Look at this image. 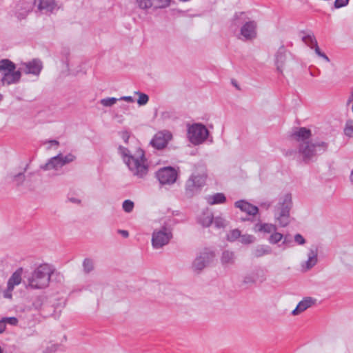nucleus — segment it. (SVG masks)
<instances>
[{
    "label": "nucleus",
    "instance_id": "1",
    "mask_svg": "<svg viewBox=\"0 0 353 353\" xmlns=\"http://www.w3.org/2000/svg\"><path fill=\"white\" fill-rule=\"evenodd\" d=\"M119 153L131 172L139 178L144 177L148 172L147 159L143 149L139 148L134 155L130 150L122 145L118 148Z\"/></svg>",
    "mask_w": 353,
    "mask_h": 353
},
{
    "label": "nucleus",
    "instance_id": "2",
    "mask_svg": "<svg viewBox=\"0 0 353 353\" xmlns=\"http://www.w3.org/2000/svg\"><path fill=\"white\" fill-rule=\"evenodd\" d=\"M53 270L48 264H41L37 267L32 275L28 278L26 288L43 289L48 286Z\"/></svg>",
    "mask_w": 353,
    "mask_h": 353
},
{
    "label": "nucleus",
    "instance_id": "3",
    "mask_svg": "<svg viewBox=\"0 0 353 353\" xmlns=\"http://www.w3.org/2000/svg\"><path fill=\"white\" fill-rule=\"evenodd\" d=\"M327 147L328 143L324 141L316 143L307 141L299 144V152L302 155L303 161L307 163L317 154L325 152Z\"/></svg>",
    "mask_w": 353,
    "mask_h": 353
},
{
    "label": "nucleus",
    "instance_id": "4",
    "mask_svg": "<svg viewBox=\"0 0 353 353\" xmlns=\"http://www.w3.org/2000/svg\"><path fill=\"white\" fill-rule=\"evenodd\" d=\"M16 65L8 59L0 61V72L3 73L1 82L3 85L14 84L20 81L21 73L15 70Z\"/></svg>",
    "mask_w": 353,
    "mask_h": 353
},
{
    "label": "nucleus",
    "instance_id": "5",
    "mask_svg": "<svg viewBox=\"0 0 353 353\" xmlns=\"http://www.w3.org/2000/svg\"><path fill=\"white\" fill-rule=\"evenodd\" d=\"M207 174L192 173L185 182V190L186 195L193 196L199 193L205 185Z\"/></svg>",
    "mask_w": 353,
    "mask_h": 353
},
{
    "label": "nucleus",
    "instance_id": "6",
    "mask_svg": "<svg viewBox=\"0 0 353 353\" xmlns=\"http://www.w3.org/2000/svg\"><path fill=\"white\" fill-rule=\"evenodd\" d=\"M209 135V131L201 123H194L188 127V137L194 145H199L204 142Z\"/></svg>",
    "mask_w": 353,
    "mask_h": 353
},
{
    "label": "nucleus",
    "instance_id": "7",
    "mask_svg": "<svg viewBox=\"0 0 353 353\" xmlns=\"http://www.w3.org/2000/svg\"><path fill=\"white\" fill-rule=\"evenodd\" d=\"M172 232L170 228L165 224L159 230L153 232L152 236V245L154 248L159 249L168 244L172 239Z\"/></svg>",
    "mask_w": 353,
    "mask_h": 353
},
{
    "label": "nucleus",
    "instance_id": "8",
    "mask_svg": "<svg viewBox=\"0 0 353 353\" xmlns=\"http://www.w3.org/2000/svg\"><path fill=\"white\" fill-rule=\"evenodd\" d=\"M215 257L214 252L205 248L195 258L192 264V268L194 272L200 273L205 268L208 266L212 262Z\"/></svg>",
    "mask_w": 353,
    "mask_h": 353
},
{
    "label": "nucleus",
    "instance_id": "9",
    "mask_svg": "<svg viewBox=\"0 0 353 353\" xmlns=\"http://www.w3.org/2000/svg\"><path fill=\"white\" fill-rule=\"evenodd\" d=\"M36 3L37 0H19L13 7V14L18 19H25L32 11Z\"/></svg>",
    "mask_w": 353,
    "mask_h": 353
},
{
    "label": "nucleus",
    "instance_id": "10",
    "mask_svg": "<svg viewBox=\"0 0 353 353\" xmlns=\"http://www.w3.org/2000/svg\"><path fill=\"white\" fill-rule=\"evenodd\" d=\"M292 207V200H283L276 206V215L282 227L289 223L290 211Z\"/></svg>",
    "mask_w": 353,
    "mask_h": 353
},
{
    "label": "nucleus",
    "instance_id": "11",
    "mask_svg": "<svg viewBox=\"0 0 353 353\" xmlns=\"http://www.w3.org/2000/svg\"><path fill=\"white\" fill-rule=\"evenodd\" d=\"M156 176L161 185H172L177 179L178 172L175 168L167 166L160 168L156 172Z\"/></svg>",
    "mask_w": 353,
    "mask_h": 353
},
{
    "label": "nucleus",
    "instance_id": "12",
    "mask_svg": "<svg viewBox=\"0 0 353 353\" xmlns=\"http://www.w3.org/2000/svg\"><path fill=\"white\" fill-rule=\"evenodd\" d=\"M172 138V135L169 131H160L154 136L150 143L154 148L161 150L167 146Z\"/></svg>",
    "mask_w": 353,
    "mask_h": 353
},
{
    "label": "nucleus",
    "instance_id": "13",
    "mask_svg": "<svg viewBox=\"0 0 353 353\" xmlns=\"http://www.w3.org/2000/svg\"><path fill=\"white\" fill-rule=\"evenodd\" d=\"M243 40H252L256 37V23L254 21L245 22L241 28Z\"/></svg>",
    "mask_w": 353,
    "mask_h": 353
},
{
    "label": "nucleus",
    "instance_id": "14",
    "mask_svg": "<svg viewBox=\"0 0 353 353\" xmlns=\"http://www.w3.org/2000/svg\"><path fill=\"white\" fill-rule=\"evenodd\" d=\"M35 6H37L38 11L46 14H50L58 9L54 0H37Z\"/></svg>",
    "mask_w": 353,
    "mask_h": 353
},
{
    "label": "nucleus",
    "instance_id": "15",
    "mask_svg": "<svg viewBox=\"0 0 353 353\" xmlns=\"http://www.w3.org/2000/svg\"><path fill=\"white\" fill-rule=\"evenodd\" d=\"M23 65L25 67L24 72L26 74H32L36 76L39 75L43 68L42 62L37 59L23 63Z\"/></svg>",
    "mask_w": 353,
    "mask_h": 353
},
{
    "label": "nucleus",
    "instance_id": "16",
    "mask_svg": "<svg viewBox=\"0 0 353 353\" xmlns=\"http://www.w3.org/2000/svg\"><path fill=\"white\" fill-rule=\"evenodd\" d=\"M316 302V299L312 297H305L301 301L296 305L294 310H292V314L294 316L298 315L307 308L310 307Z\"/></svg>",
    "mask_w": 353,
    "mask_h": 353
},
{
    "label": "nucleus",
    "instance_id": "17",
    "mask_svg": "<svg viewBox=\"0 0 353 353\" xmlns=\"http://www.w3.org/2000/svg\"><path fill=\"white\" fill-rule=\"evenodd\" d=\"M312 135L311 130L305 127L299 128L296 131L294 132L292 136L299 142H307Z\"/></svg>",
    "mask_w": 353,
    "mask_h": 353
},
{
    "label": "nucleus",
    "instance_id": "18",
    "mask_svg": "<svg viewBox=\"0 0 353 353\" xmlns=\"http://www.w3.org/2000/svg\"><path fill=\"white\" fill-rule=\"evenodd\" d=\"M235 206L239 208L242 211L246 212L249 215H255L259 211L256 206L250 204L245 200H237Z\"/></svg>",
    "mask_w": 353,
    "mask_h": 353
},
{
    "label": "nucleus",
    "instance_id": "19",
    "mask_svg": "<svg viewBox=\"0 0 353 353\" xmlns=\"http://www.w3.org/2000/svg\"><path fill=\"white\" fill-rule=\"evenodd\" d=\"M60 157L61 153L50 158L46 163L41 165V169L43 170H49L51 169L57 170L58 168L63 167Z\"/></svg>",
    "mask_w": 353,
    "mask_h": 353
},
{
    "label": "nucleus",
    "instance_id": "20",
    "mask_svg": "<svg viewBox=\"0 0 353 353\" xmlns=\"http://www.w3.org/2000/svg\"><path fill=\"white\" fill-rule=\"evenodd\" d=\"M235 254L230 250H224L221 256V263L223 265H232L235 262Z\"/></svg>",
    "mask_w": 353,
    "mask_h": 353
},
{
    "label": "nucleus",
    "instance_id": "21",
    "mask_svg": "<svg viewBox=\"0 0 353 353\" xmlns=\"http://www.w3.org/2000/svg\"><path fill=\"white\" fill-rule=\"evenodd\" d=\"M272 253V248L269 245H259L252 250V255L256 258Z\"/></svg>",
    "mask_w": 353,
    "mask_h": 353
},
{
    "label": "nucleus",
    "instance_id": "22",
    "mask_svg": "<svg viewBox=\"0 0 353 353\" xmlns=\"http://www.w3.org/2000/svg\"><path fill=\"white\" fill-rule=\"evenodd\" d=\"M285 61V54L284 46H282L277 51L275 56V63L277 70L282 72V68Z\"/></svg>",
    "mask_w": 353,
    "mask_h": 353
},
{
    "label": "nucleus",
    "instance_id": "23",
    "mask_svg": "<svg viewBox=\"0 0 353 353\" xmlns=\"http://www.w3.org/2000/svg\"><path fill=\"white\" fill-rule=\"evenodd\" d=\"M317 255H318V250L316 248L314 249H310L308 252V259L305 262L306 263V269L310 270L313 268L317 263Z\"/></svg>",
    "mask_w": 353,
    "mask_h": 353
},
{
    "label": "nucleus",
    "instance_id": "24",
    "mask_svg": "<svg viewBox=\"0 0 353 353\" xmlns=\"http://www.w3.org/2000/svg\"><path fill=\"white\" fill-rule=\"evenodd\" d=\"M213 220L214 216L212 213L207 210L206 212H203L202 215L199 218L198 222L203 227H209L212 223Z\"/></svg>",
    "mask_w": 353,
    "mask_h": 353
},
{
    "label": "nucleus",
    "instance_id": "25",
    "mask_svg": "<svg viewBox=\"0 0 353 353\" xmlns=\"http://www.w3.org/2000/svg\"><path fill=\"white\" fill-rule=\"evenodd\" d=\"M254 230L264 233H272L276 231V226L271 223H256Z\"/></svg>",
    "mask_w": 353,
    "mask_h": 353
},
{
    "label": "nucleus",
    "instance_id": "26",
    "mask_svg": "<svg viewBox=\"0 0 353 353\" xmlns=\"http://www.w3.org/2000/svg\"><path fill=\"white\" fill-rule=\"evenodd\" d=\"M23 272V268H19L15 272L12 273L9 278L8 283L12 284V285H18L21 282V276Z\"/></svg>",
    "mask_w": 353,
    "mask_h": 353
},
{
    "label": "nucleus",
    "instance_id": "27",
    "mask_svg": "<svg viewBox=\"0 0 353 353\" xmlns=\"http://www.w3.org/2000/svg\"><path fill=\"white\" fill-rule=\"evenodd\" d=\"M260 272L263 273V271L257 270L245 276L243 283L246 285L254 284L259 279Z\"/></svg>",
    "mask_w": 353,
    "mask_h": 353
},
{
    "label": "nucleus",
    "instance_id": "28",
    "mask_svg": "<svg viewBox=\"0 0 353 353\" xmlns=\"http://www.w3.org/2000/svg\"><path fill=\"white\" fill-rule=\"evenodd\" d=\"M302 40L310 48H313L314 46H316L318 43L313 34L303 37Z\"/></svg>",
    "mask_w": 353,
    "mask_h": 353
},
{
    "label": "nucleus",
    "instance_id": "29",
    "mask_svg": "<svg viewBox=\"0 0 353 353\" xmlns=\"http://www.w3.org/2000/svg\"><path fill=\"white\" fill-rule=\"evenodd\" d=\"M154 4V9L165 8L170 6L171 0H152Z\"/></svg>",
    "mask_w": 353,
    "mask_h": 353
},
{
    "label": "nucleus",
    "instance_id": "30",
    "mask_svg": "<svg viewBox=\"0 0 353 353\" xmlns=\"http://www.w3.org/2000/svg\"><path fill=\"white\" fill-rule=\"evenodd\" d=\"M83 268L85 273L88 274L94 270V261L90 258H85L83 261Z\"/></svg>",
    "mask_w": 353,
    "mask_h": 353
},
{
    "label": "nucleus",
    "instance_id": "31",
    "mask_svg": "<svg viewBox=\"0 0 353 353\" xmlns=\"http://www.w3.org/2000/svg\"><path fill=\"white\" fill-rule=\"evenodd\" d=\"M241 232L239 229H234L230 231L227 234V240L230 242H234L236 239H240Z\"/></svg>",
    "mask_w": 353,
    "mask_h": 353
},
{
    "label": "nucleus",
    "instance_id": "32",
    "mask_svg": "<svg viewBox=\"0 0 353 353\" xmlns=\"http://www.w3.org/2000/svg\"><path fill=\"white\" fill-rule=\"evenodd\" d=\"M240 242L243 245H250L256 241V237L251 234H241Z\"/></svg>",
    "mask_w": 353,
    "mask_h": 353
},
{
    "label": "nucleus",
    "instance_id": "33",
    "mask_svg": "<svg viewBox=\"0 0 353 353\" xmlns=\"http://www.w3.org/2000/svg\"><path fill=\"white\" fill-rule=\"evenodd\" d=\"M139 8L147 10L150 8H154V4L152 0H136Z\"/></svg>",
    "mask_w": 353,
    "mask_h": 353
},
{
    "label": "nucleus",
    "instance_id": "34",
    "mask_svg": "<svg viewBox=\"0 0 353 353\" xmlns=\"http://www.w3.org/2000/svg\"><path fill=\"white\" fill-rule=\"evenodd\" d=\"M272 234L270 236L268 241L272 244L278 243L283 239V235L276 231L272 232Z\"/></svg>",
    "mask_w": 353,
    "mask_h": 353
},
{
    "label": "nucleus",
    "instance_id": "35",
    "mask_svg": "<svg viewBox=\"0 0 353 353\" xmlns=\"http://www.w3.org/2000/svg\"><path fill=\"white\" fill-rule=\"evenodd\" d=\"M344 134L348 137H353V121H347L344 128Z\"/></svg>",
    "mask_w": 353,
    "mask_h": 353
},
{
    "label": "nucleus",
    "instance_id": "36",
    "mask_svg": "<svg viewBox=\"0 0 353 353\" xmlns=\"http://www.w3.org/2000/svg\"><path fill=\"white\" fill-rule=\"evenodd\" d=\"M60 159H61V161L62 163V165L63 166L65 164H68V163H71L73 161H74L75 159H76V157L74 154H71V153H69V154H68L66 155H63L61 153Z\"/></svg>",
    "mask_w": 353,
    "mask_h": 353
},
{
    "label": "nucleus",
    "instance_id": "37",
    "mask_svg": "<svg viewBox=\"0 0 353 353\" xmlns=\"http://www.w3.org/2000/svg\"><path fill=\"white\" fill-rule=\"evenodd\" d=\"M118 99L114 97H108L101 100L100 103L105 107H110L117 103Z\"/></svg>",
    "mask_w": 353,
    "mask_h": 353
},
{
    "label": "nucleus",
    "instance_id": "38",
    "mask_svg": "<svg viewBox=\"0 0 353 353\" xmlns=\"http://www.w3.org/2000/svg\"><path fill=\"white\" fill-rule=\"evenodd\" d=\"M134 204L132 200H124L122 207L125 212H130L134 208Z\"/></svg>",
    "mask_w": 353,
    "mask_h": 353
},
{
    "label": "nucleus",
    "instance_id": "39",
    "mask_svg": "<svg viewBox=\"0 0 353 353\" xmlns=\"http://www.w3.org/2000/svg\"><path fill=\"white\" fill-rule=\"evenodd\" d=\"M137 94H139V99L137 100L138 104L139 105H145L149 100L148 96L146 94L141 93V92H137Z\"/></svg>",
    "mask_w": 353,
    "mask_h": 353
},
{
    "label": "nucleus",
    "instance_id": "40",
    "mask_svg": "<svg viewBox=\"0 0 353 353\" xmlns=\"http://www.w3.org/2000/svg\"><path fill=\"white\" fill-rule=\"evenodd\" d=\"M245 14L244 12L235 13L232 19V24L235 26H239L242 23L241 17Z\"/></svg>",
    "mask_w": 353,
    "mask_h": 353
},
{
    "label": "nucleus",
    "instance_id": "41",
    "mask_svg": "<svg viewBox=\"0 0 353 353\" xmlns=\"http://www.w3.org/2000/svg\"><path fill=\"white\" fill-rule=\"evenodd\" d=\"M14 286L12 285V284H10V283H7V288L6 290L3 291V297L4 298H6V299H11L12 295V292L14 289Z\"/></svg>",
    "mask_w": 353,
    "mask_h": 353
},
{
    "label": "nucleus",
    "instance_id": "42",
    "mask_svg": "<svg viewBox=\"0 0 353 353\" xmlns=\"http://www.w3.org/2000/svg\"><path fill=\"white\" fill-rule=\"evenodd\" d=\"M43 296H39L36 297L33 301L32 305L36 310H39L41 307L43 303Z\"/></svg>",
    "mask_w": 353,
    "mask_h": 353
},
{
    "label": "nucleus",
    "instance_id": "43",
    "mask_svg": "<svg viewBox=\"0 0 353 353\" xmlns=\"http://www.w3.org/2000/svg\"><path fill=\"white\" fill-rule=\"evenodd\" d=\"M25 180V174L23 172H20L13 177V181L17 185L21 184Z\"/></svg>",
    "mask_w": 353,
    "mask_h": 353
},
{
    "label": "nucleus",
    "instance_id": "44",
    "mask_svg": "<svg viewBox=\"0 0 353 353\" xmlns=\"http://www.w3.org/2000/svg\"><path fill=\"white\" fill-rule=\"evenodd\" d=\"M6 323H8L11 325H17L18 324V319L14 316L3 317Z\"/></svg>",
    "mask_w": 353,
    "mask_h": 353
},
{
    "label": "nucleus",
    "instance_id": "45",
    "mask_svg": "<svg viewBox=\"0 0 353 353\" xmlns=\"http://www.w3.org/2000/svg\"><path fill=\"white\" fill-rule=\"evenodd\" d=\"M215 226L218 228L225 227V220L221 217H216L214 221Z\"/></svg>",
    "mask_w": 353,
    "mask_h": 353
},
{
    "label": "nucleus",
    "instance_id": "46",
    "mask_svg": "<svg viewBox=\"0 0 353 353\" xmlns=\"http://www.w3.org/2000/svg\"><path fill=\"white\" fill-rule=\"evenodd\" d=\"M349 3V0H335L334 7L336 8H341L347 6Z\"/></svg>",
    "mask_w": 353,
    "mask_h": 353
},
{
    "label": "nucleus",
    "instance_id": "47",
    "mask_svg": "<svg viewBox=\"0 0 353 353\" xmlns=\"http://www.w3.org/2000/svg\"><path fill=\"white\" fill-rule=\"evenodd\" d=\"M294 241L298 244V245H303L305 243V239H304V237L300 234H296L294 235Z\"/></svg>",
    "mask_w": 353,
    "mask_h": 353
},
{
    "label": "nucleus",
    "instance_id": "48",
    "mask_svg": "<svg viewBox=\"0 0 353 353\" xmlns=\"http://www.w3.org/2000/svg\"><path fill=\"white\" fill-rule=\"evenodd\" d=\"M283 241L282 242V244L285 245L289 247L292 246L293 241H292V237L290 234L283 236Z\"/></svg>",
    "mask_w": 353,
    "mask_h": 353
},
{
    "label": "nucleus",
    "instance_id": "49",
    "mask_svg": "<svg viewBox=\"0 0 353 353\" xmlns=\"http://www.w3.org/2000/svg\"><path fill=\"white\" fill-rule=\"evenodd\" d=\"M121 137L124 141L125 143L128 144L130 137V132L128 130H123L121 132Z\"/></svg>",
    "mask_w": 353,
    "mask_h": 353
},
{
    "label": "nucleus",
    "instance_id": "50",
    "mask_svg": "<svg viewBox=\"0 0 353 353\" xmlns=\"http://www.w3.org/2000/svg\"><path fill=\"white\" fill-rule=\"evenodd\" d=\"M6 329V323L3 319V318H2L1 320H0V334H2L5 332Z\"/></svg>",
    "mask_w": 353,
    "mask_h": 353
},
{
    "label": "nucleus",
    "instance_id": "51",
    "mask_svg": "<svg viewBox=\"0 0 353 353\" xmlns=\"http://www.w3.org/2000/svg\"><path fill=\"white\" fill-rule=\"evenodd\" d=\"M208 199H226L223 193H216L210 196Z\"/></svg>",
    "mask_w": 353,
    "mask_h": 353
},
{
    "label": "nucleus",
    "instance_id": "52",
    "mask_svg": "<svg viewBox=\"0 0 353 353\" xmlns=\"http://www.w3.org/2000/svg\"><path fill=\"white\" fill-rule=\"evenodd\" d=\"M117 232L120 234L123 238H128L129 236V232L125 230H118Z\"/></svg>",
    "mask_w": 353,
    "mask_h": 353
},
{
    "label": "nucleus",
    "instance_id": "53",
    "mask_svg": "<svg viewBox=\"0 0 353 353\" xmlns=\"http://www.w3.org/2000/svg\"><path fill=\"white\" fill-rule=\"evenodd\" d=\"M119 100H123V101H128V102H130V103H132L134 102V98L131 96H125V97H122L119 99Z\"/></svg>",
    "mask_w": 353,
    "mask_h": 353
},
{
    "label": "nucleus",
    "instance_id": "54",
    "mask_svg": "<svg viewBox=\"0 0 353 353\" xmlns=\"http://www.w3.org/2000/svg\"><path fill=\"white\" fill-rule=\"evenodd\" d=\"M226 200H209L210 205H215L219 203H223Z\"/></svg>",
    "mask_w": 353,
    "mask_h": 353
},
{
    "label": "nucleus",
    "instance_id": "55",
    "mask_svg": "<svg viewBox=\"0 0 353 353\" xmlns=\"http://www.w3.org/2000/svg\"><path fill=\"white\" fill-rule=\"evenodd\" d=\"M314 50L315 53L319 57L320 54L323 52H321V49L319 48L318 43L316 46H314L313 48Z\"/></svg>",
    "mask_w": 353,
    "mask_h": 353
},
{
    "label": "nucleus",
    "instance_id": "56",
    "mask_svg": "<svg viewBox=\"0 0 353 353\" xmlns=\"http://www.w3.org/2000/svg\"><path fill=\"white\" fill-rule=\"evenodd\" d=\"M319 57L323 58L326 62L330 61V58L324 52H322Z\"/></svg>",
    "mask_w": 353,
    "mask_h": 353
},
{
    "label": "nucleus",
    "instance_id": "57",
    "mask_svg": "<svg viewBox=\"0 0 353 353\" xmlns=\"http://www.w3.org/2000/svg\"><path fill=\"white\" fill-rule=\"evenodd\" d=\"M349 178H350V181L351 183L353 184V169L352 170V171L350 172Z\"/></svg>",
    "mask_w": 353,
    "mask_h": 353
},
{
    "label": "nucleus",
    "instance_id": "58",
    "mask_svg": "<svg viewBox=\"0 0 353 353\" xmlns=\"http://www.w3.org/2000/svg\"><path fill=\"white\" fill-rule=\"evenodd\" d=\"M52 145H59V143L58 141L57 140H51L50 141Z\"/></svg>",
    "mask_w": 353,
    "mask_h": 353
},
{
    "label": "nucleus",
    "instance_id": "59",
    "mask_svg": "<svg viewBox=\"0 0 353 353\" xmlns=\"http://www.w3.org/2000/svg\"><path fill=\"white\" fill-rule=\"evenodd\" d=\"M70 201L71 202H72V203H77V204H80L81 200H70Z\"/></svg>",
    "mask_w": 353,
    "mask_h": 353
},
{
    "label": "nucleus",
    "instance_id": "60",
    "mask_svg": "<svg viewBox=\"0 0 353 353\" xmlns=\"http://www.w3.org/2000/svg\"><path fill=\"white\" fill-rule=\"evenodd\" d=\"M353 101V97L352 95L350 94V97H349V99L347 100V103H350V102H352Z\"/></svg>",
    "mask_w": 353,
    "mask_h": 353
},
{
    "label": "nucleus",
    "instance_id": "61",
    "mask_svg": "<svg viewBox=\"0 0 353 353\" xmlns=\"http://www.w3.org/2000/svg\"><path fill=\"white\" fill-rule=\"evenodd\" d=\"M291 198H292L291 194H288L285 195V199H291Z\"/></svg>",
    "mask_w": 353,
    "mask_h": 353
},
{
    "label": "nucleus",
    "instance_id": "62",
    "mask_svg": "<svg viewBox=\"0 0 353 353\" xmlns=\"http://www.w3.org/2000/svg\"><path fill=\"white\" fill-rule=\"evenodd\" d=\"M261 277H262V278H261V279L260 280V282H263V281H265V278L264 277V276H263V275Z\"/></svg>",
    "mask_w": 353,
    "mask_h": 353
},
{
    "label": "nucleus",
    "instance_id": "63",
    "mask_svg": "<svg viewBox=\"0 0 353 353\" xmlns=\"http://www.w3.org/2000/svg\"><path fill=\"white\" fill-rule=\"evenodd\" d=\"M0 353H4L3 352V350L1 348V347L0 346Z\"/></svg>",
    "mask_w": 353,
    "mask_h": 353
},
{
    "label": "nucleus",
    "instance_id": "64",
    "mask_svg": "<svg viewBox=\"0 0 353 353\" xmlns=\"http://www.w3.org/2000/svg\"><path fill=\"white\" fill-rule=\"evenodd\" d=\"M350 94H351L352 95V97H353V89L352 90V91H351V93H350Z\"/></svg>",
    "mask_w": 353,
    "mask_h": 353
}]
</instances>
